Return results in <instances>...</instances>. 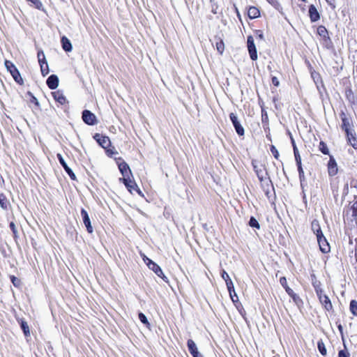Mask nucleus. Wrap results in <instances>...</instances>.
Returning <instances> with one entry per match:
<instances>
[{
    "instance_id": "nucleus-1",
    "label": "nucleus",
    "mask_w": 357,
    "mask_h": 357,
    "mask_svg": "<svg viewBox=\"0 0 357 357\" xmlns=\"http://www.w3.org/2000/svg\"><path fill=\"white\" fill-rule=\"evenodd\" d=\"M344 218L347 221H350L353 225L357 227V200L353 202L344 211Z\"/></svg>"
},
{
    "instance_id": "nucleus-2",
    "label": "nucleus",
    "mask_w": 357,
    "mask_h": 357,
    "mask_svg": "<svg viewBox=\"0 0 357 357\" xmlns=\"http://www.w3.org/2000/svg\"><path fill=\"white\" fill-rule=\"evenodd\" d=\"M94 139L98 143L100 146H101L103 149L107 150V153L108 155H113L114 153H117L116 151H113L111 149H107V148L110 146L111 142L108 137L103 136L99 133L95 134L93 136Z\"/></svg>"
},
{
    "instance_id": "nucleus-3",
    "label": "nucleus",
    "mask_w": 357,
    "mask_h": 357,
    "mask_svg": "<svg viewBox=\"0 0 357 357\" xmlns=\"http://www.w3.org/2000/svg\"><path fill=\"white\" fill-rule=\"evenodd\" d=\"M280 284L284 288L288 295L293 299L294 303L299 306L302 303L301 298L294 292V291L287 285V279L285 277H282L280 279Z\"/></svg>"
},
{
    "instance_id": "nucleus-4",
    "label": "nucleus",
    "mask_w": 357,
    "mask_h": 357,
    "mask_svg": "<svg viewBox=\"0 0 357 357\" xmlns=\"http://www.w3.org/2000/svg\"><path fill=\"white\" fill-rule=\"evenodd\" d=\"M5 66L10 72L15 81L20 84H23V79L15 66L11 61L6 60Z\"/></svg>"
},
{
    "instance_id": "nucleus-5",
    "label": "nucleus",
    "mask_w": 357,
    "mask_h": 357,
    "mask_svg": "<svg viewBox=\"0 0 357 357\" xmlns=\"http://www.w3.org/2000/svg\"><path fill=\"white\" fill-rule=\"evenodd\" d=\"M143 260L146 264L149 269L152 270L158 277L161 278L163 280L167 281V277L164 275L162 269L157 264H155L146 256L144 257Z\"/></svg>"
},
{
    "instance_id": "nucleus-6",
    "label": "nucleus",
    "mask_w": 357,
    "mask_h": 357,
    "mask_svg": "<svg viewBox=\"0 0 357 357\" xmlns=\"http://www.w3.org/2000/svg\"><path fill=\"white\" fill-rule=\"evenodd\" d=\"M252 164L259 180L261 182L264 181L266 179V176L268 175L264 166L262 165H258L255 160H252Z\"/></svg>"
},
{
    "instance_id": "nucleus-7",
    "label": "nucleus",
    "mask_w": 357,
    "mask_h": 357,
    "mask_svg": "<svg viewBox=\"0 0 357 357\" xmlns=\"http://www.w3.org/2000/svg\"><path fill=\"white\" fill-rule=\"evenodd\" d=\"M247 43H248V50L249 52L250 59L252 61H256L258 57L257 52L256 46L255 45L254 38L252 36H248Z\"/></svg>"
},
{
    "instance_id": "nucleus-8",
    "label": "nucleus",
    "mask_w": 357,
    "mask_h": 357,
    "mask_svg": "<svg viewBox=\"0 0 357 357\" xmlns=\"http://www.w3.org/2000/svg\"><path fill=\"white\" fill-rule=\"evenodd\" d=\"M229 118H230V120L236 130V133L239 136L244 135V133H245L244 128L241 126L240 121H238L237 116L234 113H231L229 114Z\"/></svg>"
},
{
    "instance_id": "nucleus-9",
    "label": "nucleus",
    "mask_w": 357,
    "mask_h": 357,
    "mask_svg": "<svg viewBox=\"0 0 357 357\" xmlns=\"http://www.w3.org/2000/svg\"><path fill=\"white\" fill-rule=\"evenodd\" d=\"M342 120V128L344 130L347 134V138H349V134H351V119L348 118L344 112H341L340 114Z\"/></svg>"
},
{
    "instance_id": "nucleus-10",
    "label": "nucleus",
    "mask_w": 357,
    "mask_h": 357,
    "mask_svg": "<svg viewBox=\"0 0 357 357\" xmlns=\"http://www.w3.org/2000/svg\"><path fill=\"white\" fill-rule=\"evenodd\" d=\"M82 119L88 125L93 126L96 124V116L89 110L85 109L82 112Z\"/></svg>"
},
{
    "instance_id": "nucleus-11",
    "label": "nucleus",
    "mask_w": 357,
    "mask_h": 357,
    "mask_svg": "<svg viewBox=\"0 0 357 357\" xmlns=\"http://www.w3.org/2000/svg\"><path fill=\"white\" fill-rule=\"evenodd\" d=\"M120 181H122L123 183L126 186L127 189L132 193L133 191H136L139 195L142 194L141 190L138 188L135 182L132 181L130 177L128 178H121Z\"/></svg>"
},
{
    "instance_id": "nucleus-12",
    "label": "nucleus",
    "mask_w": 357,
    "mask_h": 357,
    "mask_svg": "<svg viewBox=\"0 0 357 357\" xmlns=\"http://www.w3.org/2000/svg\"><path fill=\"white\" fill-rule=\"evenodd\" d=\"M56 157L60 162V164L61 165V166L63 167V169H65L66 172L68 174V175L69 176V177L73 180V181H75L76 180V176L75 174H74V172H73V170L68 166L67 163L66 162L65 160L63 159V156L61 155V154L60 153H57L56 155Z\"/></svg>"
},
{
    "instance_id": "nucleus-13",
    "label": "nucleus",
    "mask_w": 357,
    "mask_h": 357,
    "mask_svg": "<svg viewBox=\"0 0 357 357\" xmlns=\"http://www.w3.org/2000/svg\"><path fill=\"white\" fill-rule=\"evenodd\" d=\"M81 216L82 218L83 222L86 228L87 231L89 234H92L93 229L91 226V220L87 211L84 208H82L81 210Z\"/></svg>"
},
{
    "instance_id": "nucleus-14",
    "label": "nucleus",
    "mask_w": 357,
    "mask_h": 357,
    "mask_svg": "<svg viewBox=\"0 0 357 357\" xmlns=\"http://www.w3.org/2000/svg\"><path fill=\"white\" fill-rule=\"evenodd\" d=\"M187 346L189 352L193 357H203L202 354L198 351L197 347L192 340L189 339L188 340Z\"/></svg>"
},
{
    "instance_id": "nucleus-15",
    "label": "nucleus",
    "mask_w": 357,
    "mask_h": 357,
    "mask_svg": "<svg viewBox=\"0 0 357 357\" xmlns=\"http://www.w3.org/2000/svg\"><path fill=\"white\" fill-rule=\"evenodd\" d=\"M320 250L324 253H327L330 251V246L324 235L317 237Z\"/></svg>"
},
{
    "instance_id": "nucleus-16",
    "label": "nucleus",
    "mask_w": 357,
    "mask_h": 357,
    "mask_svg": "<svg viewBox=\"0 0 357 357\" xmlns=\"http://www.w3.org/2000/svg\"><path fill=\"white\" fill-rule=\"evenodd\" d=\"M318 296L319 301L324 308L328 311L332 310L333 306L329 298L325 294H321V293L318 294Z\"/></svg>"
},
{
    "instance_id": "nucleus-17",
    "label": "nucleus",
    "mask_w": 357,
    "mask_h": 357,
    "mask_svg": "<svg viewBox=\"0 0 357 357\" xmlns=\"http://www.w3.org/2000/svg\"><path fill=\"white\" fill-rule=\"evenodd\" d=\"M119 169L121 172V174L123 175V178H128L130 177V175L131 174V170L128 166V165L123 161L120 163H119Z\"/></svg>"
},
{
    "instance_id": "nucleus-18",
    "label": "nucleus",
    "mask_w": 357,
    "mask_h": 357,
    "mask_svg": "<svg viewBox=\"0 0 357 357\" xmlns=\"http://www.w3.org/2000/svg\"><path fill=\"white\" fill-rule=\"evenodd\" d=\"M308 13L311 22H314L320 19V15L314 5L309 6Z\"/></svg>"
},
{
    "instance_id": "nucleus-19",
    "label": "nucleus",
    "mask_w": 357,
    "mask_h": 357,
    "mask_svg": "<svg viewBox=\"0 0 357 357\" xmlns=\"http://www.w3.org/2000/svg\"><path fill=\"white\" fill-rule=\"evenodd\" d=\"M46 83L50 89H55L59 85V78L56 75H51L47 78Z\"/></svg>"
},
{
    "instance_id": "nucleus-20",
    "label": "nucleus",
    "mask_w": 357,
    "mask_h": 357,
    "mask_svg": "<svg viewBox=\"0 0 357 357\" xmlns=\"http://www.w3.org/2000/svg\"><path fill=\"white\" fill-rule=\"evenodd\" d=\"M54 99L59 102L60 105H65L67 102V100L66 97L64 96L63 93L61 91H56L52 93Z\"/></svg>"
},
{
    "instance_id": "nucleus-21",
    "label": "nucleus",
    "mask_w": 357,
    "mask_h": 357,
    "mask_svg": "<svg viewBox=\"0 0 357 357\" xmlns=\"http://www.w3.org/2000/svg\"><path fill=\"white\" fill-rule=\"evenodd\" d=\"M328 174L330 176H335L337 172V166L335 160L331 158L328 164Z\"/></svg>"
},
{
    "instance_id": "nucleus-22",
    "label": "nucleus",
    "mask_w": 357,
    "mask_h": 357,
    "mask_svg": "<svg viewBox=\"0 0 357 357\" xmlns=\"http://www.w3.org/2000/svg\"><path fill=\"white\" fill-rule=\"evenodd\" d=\"M0 206L5 211H8L10 206L9 201L3 193L0 194Z\"/></svg>"
},
{
    "instance_id": "nucleus-23",
    "label": "nucleus",
    "mask_w": 357,
    "mask_h": 357,
    "mask_svg": "<svg viewBox=\"0 0 357 357\" xmlns=\"http://www.w3.org/2000/svg\"><path fill=\"white\" fill-rule=\"evenodd\" d=\"M61 42L62 44V47L66 52H71L72 50V44L66 36H63L61 39Z\"/></svg>"
},
{
    "instance_id": "nucleus-24",
    "label": "nucleus",
    "mask_w": 357,
    "mask_h": 357,
    "mask_svg": "<svg viewBox=\"0 0 357 357\" xmlns=\"http://www.w3.org/2000/svg\"><path fill=\"white\" fill-rule=\"evenodd\" d=\"M312 230L314 234H316L317 237L319 236L323 235L322 231L321 229L320 225L317 220H313L311 223Z\"/></svg>"
},
{
    "instance_id": "nucleus-25",
    "label": "nucleus",
    "mask_w": 357,
    "mask_h": 357,
    "mask_svg": "<svg viewBox=\"0 0 357 357\" xmlns=\"http://www.w3.org/2000/svg\"><path fill=\"white\" fill-rule=\"evenodd\" d=\"M248 15L250 19H255L259 17L260 13L257 8L252 6L248 9Z\"/></svg>"
},
{
    "instance_id": "nucleus-26",
    "label": "nucleus",
    "mask_w": 357,
    "mask_h": 357,
    "mask_svg": "<svg viewBox=\"0 0 357 357\" xmlns=\"http://www.w3.org/2000/svg\"><path fill=\"white\" fill-rule=\"evenodd\" d=\"M18 322L20 324V327L22 330L23 331L24 335L25 337H29L30 336V331L29 327L26 321H25L23 319H19Z\"/></svg>"
},
{
    "instance_id": "nucleus-27",
    "label": "nucleus",
    "mask_w": 357,
    "mask_h": 357,
    "mask_svg": "<svg viewBox=\"0 0 357 357\" xmlns=\"http://www.w3.org/2000/svg\"><path fill=\"white\" fill-rule=\"evenodd\" d=\"M317 33L318 34L322 37L323 38L326 39V38H328V31L327 29H326L325 26H318L317 28Z\"/></svg>"
},
{
    "instance_id": "nucleus-28",
    "label": "nucleus",
    "mask_w": 357,
    "mask_h": 357,
    "mask_svg": "<svg viewBox=\"0 0 357 357\" xmlns=\"http://www.w3.org/2000/svg\"><path fill=\"white\" fill-rule=\"evenodd\" d=\"M348 141L354 149H357V140L354 137V130L352 129H351V134H349V138H348Z\"/></svg>"
},
{
    "instance_id": "nucleus-29",
    "label": "nucleus",
    "mask_w": 357,
    "mask_h": 357,
    "mask_svg": "<svg viewBox=\"0 0 357 357\" xmlns=\"http://www.w3.org/2000/svg\"><path fill=\"white\" fill-rule=\"evenodd\" d=\"M317 347L321 355L326 356L327 354L326 349L322 340H319L317 344Z\"/></svg>"
},
{
    "instance_id": "nucleus-30",
    "label": "nucleus",
    "mask_w": 357,
    "mask_h": 357,
    "mask_svg": "<svg viewBox=\"0 0 357 357\" xmlns=\"http://www.w3.org/2000/svg\"><path fill=\"white\" fill-rule=\"evenodd\" d=\"M349 309L351 312L354 315L357 316V301L352 300L350 302Z\"/></svg>"
},
{
    "instance_id": "nucleus-31",
    "label": "nucleus",
    "mask_w": 357,
    "mask_h": 357,
    "mask_svg": "<svg viewBox=\"0 0 357 357\" xmlns=\"http://www.w3.org/2000/svg\"><path fill=\"white\" fill-rule=\"evenodd\" d=\"M39 64L40 66V70H41L42 75L43 76L47 75L49 73V68H48L47 63V62H46V63H40Z\"/></svg>"
},
{
    "instance_id": "nucleus-32",
    "label": "nucleus",
    "mask_w": 357,
    "mask_h": 357,
    "mask_svg": "<svg viewBox=\"0 0 357 357\" xmlns=\"http://www.w3.org/2000/svg\"><path fill=\"white\" fill-rule=\"evenodd\" d=\"M319 151L325 155H328L329 153V151L327 147V145L322 141L320 142V143H319Z\"/></svg>"
},
{
    "instance_id": "nucleus-33",
    "label": "nucleus",
    "mask_w": 357,
    "mask_h": 357,
    "mask_svg": "<svg viewBox=\"0 0 357 357\" xmlns=\"http://www.w3.org/2000/svg\"><path fill=\"white\" fill-rule=\"evenodd\" d=\"M215 46H216V49H217L218 52L220 54H222L225 50V44H224L223 41L222 40H220V41L217 42L215 44Z\"/></svg>"
},
{
    "instance_id": "nucleus-34",
    "label": "nucleus",
    "mask_w": 357,
    "mask_h": 357,
    "mask_svg": "<svg viewBox=\"0 0 357 357\" xmlns=\"http://www.w3.org/2000/svg\"><path fill=\"white\" fill-rule=\"evenodd\" d=\"M227 290L229 293V296H232V293H234V286L233 284V282L231 280H229L227 282H226Z\"/></svg>"
},
{
    "instance_id": "nucleus-35",
    "label": "nucleus",
    "mask_w": 357,
    "mask_h": 357,
    "mask_svg": "<svg viewBox=\"0 0 357 357\" xmlns=\"http://www.w3.org/2000/svg\"><path fill=\"white\" fill-rule=\"evenodd\" d=\"M138 317H139V319L141 321L142 323H143L148 327L149 326L150 324L144 314H143L142 312H140V313H139Z\"/></svg>"
},
{
    "instance_id": "nucleus-36",
    "label": "nucleus",
    "mask_w": 357,
    "mask_h": 357,
    "mask_svg": "<svg viewBox=\"0 0 357 357\" xmlns=\"http://www.w3.org/2000/svg\"><path fill=\"white\" fill-rule=\"evenodd\" d=\"M294 157H295V160H296V164L301 163V155L299 154V152H298V150L296 146H294Z\"/></svg>"
},
{
    "instance_id": "nucleus-37",
    "label": "nucleus",
    "mask_w": 357,
    "mask_h": 357,
    "mask_svg": "<svg viewBox=\"0 0 357 357\" xmlns=\"http://www.w3.org/2000/svg\"><path fill=\"white\" fill-rule=\"evenodd\" d=\"M249 225L252 227L259 229L260 226L258 221L254 218L251 217L249 221Z\"/></svg>"
},
{
    "instance_id": "nucleus-38",
    "label": "nucleus",
    "mask_w": 357,
    "mask_h": 357,
    "mask_svg": "<svg viewBox=\"0 0 357 357\" xmlns=\"http://www.w3.org/2000/svg\"><path fill=\"white\" fill-rule=\"evenodd\" d=\"M37 56H38L39 63H46L47 61H46L45 56L43 51H42V50L39 51L38 52Z\"/></svg>"
},
{
    "instance_id": "nucleus-39",
    "label": "nucleus",
    "mask_w": 357,
    "mask_h": 357,
    "mask_svg": "<svg viewBox=\"0 0 357 357\" xmlns=\"http://www.w3.org/2000/svg\"><path fill=\"white\" fill-rule=\"evenodd\" d=\"M297 165V167H298V174H299V178H300V181L302 183L303 180L304 179V171L303 169V167H302V164L300 163V164H296Z\"/></svg>"
},
{
    "instance_id": "nucleus-40",
    "label": "nucleus",
    "mask_w": 357,
    "mask_h": 357,
    "mask_svg": "<svg viewBox=\"0 0 357 357\" xmlns=\"http://www.w3.org/2000/svg\"><path fill=\"white\" fill-rule=\"evenodd\" d=\"M10 280L13 283V284L15 286V287H20V284H21V281L20 279H18L17 278H16L15 276L14 275H11L10 276Z\"/></svg>"
},
{
    "instance_id": "nucleus-41",
    "label": "nucleus",
    "mask_w": 357,
    "mask_h": 357,
    "mask_svg": "<svg viewBox=\"0 0 357 357\" xmlns=\"http://www.w3.org/2000/svg\"><path fill=\"white\" fill-rule=\"evenodd\" d=\"M270 151H271V153L273 155L274 158L278 160L279 158V152H278V149H276V147L273 145H271V148H270Z\"/></svg>"
},
{
    "instance_id": "nucleus-42",
    "label": "nucleus",
    "mask_w": 357,
    "mask_h": 357,
    "mask_svg": "<svg viewBox=\"0 0 357 357\" xmlns=\"http://www.w3.org/2000/svg\"><path fill=\"white\" fill-rule=\"evenodd\" d=\"M221 276L222 279L225 281V282H227L229 280H231L228 273L225 270L222 271Z\"/></svg>"
},
{
    "instance_id": "nucleus-43",
    "label": "nucleus",
    "mask_w": 357,
    "mask_h": 357,
    "mask_svg": "<svg viewBox=\"0 0 357 357\" xmlns=\"http://www.w3.org/2000/svg\"><path fill=\"white\" fill-rule=\"evenodd\" d=\"M349 353L346 350H340L338 353V357H349Z\"/></svg>"
},
{
    "instance_id": "nucleus-44",
    "label": "nucleus",
    "mask_w": 357,
    "mask_h": 357,
    "mask_svg": "<svg viewBox=\"0 0 357 357\" xmlns=\"http://www.w3.org/2000/svg\"><path fill=\"white\" fill-rule=\"evenodd\" d=\"M10 228L12 230V231H13V233L14 234V236L15 237L17 236V229H16V226H15V223L13 222H11L10 223Z\"/></svg>"
},
{
    "instance_id": "nucleus-45",
    "label": "nucleus",
    "mask_w": 357,
    "mask_h": 357,
    "mask_svg": "<svg viewBox=\"0 0 357 357\" xmlns=\"http://www.w3.org/2000/svg\"><path fill=\"white\" fill-rule=\"evenodd\" d=\"M271 79H272V84L274 86H278L280 85V82L276 77H273Z\"/></svg>"
},
{
    "instance_id": "nucleus-46",
    "label": "nucleus",
    "mask_w": 357,
    "mask_h": 357,
    "mask_svg": "<svg viewBox=\"0 0 357 357\" xmlns=\"http://www.w3.org/2000/svg\"><path fill=\"white\" fill-rule=\"evenodd\" d=\"M230 297L234 303L238 301V296L236 295L235 291H234V293H232V296H230Z\"/></svg>"
},
{
    "instance_id": "nucleus-47",
    "label": "nucleus",
    "mask_w": 357,
    "mask_h": 357,
    "mask_svg": "<svg viewBox=\"0 0 357 357\" xmlns=\"http://www.w3.org/2000/svg\"><path fill=\"white\" fill-rule=\"evenodd\" d=\"M326 1L328 3V4L332 8H335V0H326Z\"/></svg>"
},
{
    "instance_id": "nucleus-48",
    "label": "nucleus",
    "mask_w": 357,
    "mask_h": 357,
    "mask_svg": "<svg viewBox=\"0 0 357 357\" xmlns=\"http://www.w3.org/2000/svg\"><path fill=\"white\" fill-rule=\"evenodd\" d=\"M257 34H258V37H259V38H260V39H261V40H262V39H264V35H263V33H262V32H261V31L258 30V31H257Z\"/></svg>"
},
{
    "instance_id": "nucleus-49",
    "label": "nucleus",
    "mask_w": 357,
    "mask_h": 357,
    "mask_svg": "<svg viewBox=\"0 0 357 357\" xmlns=\"http://www.w3.org/2000/svg\"><path fill=\"white\" fill-rule=\"evenodd\" d=\"M337 328H338V330L340 331V333H341L342 336L343 337V327L341 324H339L337 326Z\"/></svg>"
},
{
    "instance_id": "nucleus-50",
    "label": "nucleus",
    "mask_w": 357,
    "mask_h": 357,
    "mask_svg": "<svg viewBox=\"0 0 357 357\" xmlns=\"http://www.w3.org/2000/svg\"><path fill=\"white\" fill-rule=\"evenodd\" d=\"M31 102H34L36 105H39L38 100L34 96L32 97Z\"/></svg>"
},
{
    "instance_id": "nucleus-51",
    "label": "nucleus",
    "mask_w": 357,
    "mask_h": 357,
    "mask_svg": "<svg viewBox=\"0 0 357 357\" xmlns=\"http://www.w3.org/2000/svg\"><path fill=\"white\" fill-rule=\"evenodd\" d=\"M291 142H292V145H293V149L294 150V146H296L294 140L293 139H291Z\"/></svg>"
},
{
    "instance_id": "nucleus-52",
    "label": "nucleus",
    "mask_w": 357,
    "mask_h": 357,
    "mask_svg": "<svg viewBox=\"0 0 357 357\" xmlns=\"http://www.w3.org/2000/svg\"><path fill=\"white\" fill-rule=\"evenodd\" d=\"M356 260L357 261V244H356Z\"/></svg>"
},
{
    "instance_id": "nucleus-53",
    "label": "nucleus",
    "mask_w": 357,
    "mask_h": 357,
    "mask_svg": "<svg viewBox=\"0 0 357 357\" xmlns=\"http://www.w3.org/2000/svg\"><path fill=\"white\" fill-rule=\"evenodd\" d=\"M270 3H274L275 0H268Z\"/></svg>"
}]
</instances>
